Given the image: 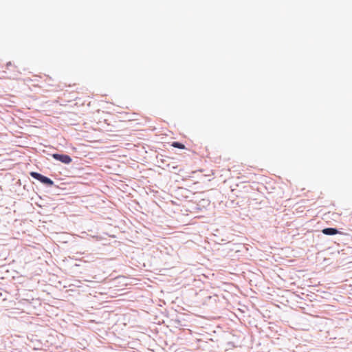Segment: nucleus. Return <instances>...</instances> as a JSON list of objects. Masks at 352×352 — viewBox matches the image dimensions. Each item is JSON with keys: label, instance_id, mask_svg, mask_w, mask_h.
<instances>
[{"label": "nucleus", "instance_id": "nucleus-1", "mask_svg": "<svg viewBox=\"0 0 352 352\" xmlns=\"http://www.w3.org/2000/svg\"><path fill=\"white\" fill-rule=\"evenodd\" d=\"M30 175L40 181L41 182L45 184H47V185H50V186H52L53 185L54 182L52 180H51L50 178L45 177V176H43L42 175H41L40 173H36V172H31L30 173Z\"/></svg>", "mask_w": 352, "mask_h": 352}, {"label": "nucleus", "instance_id": "nucleus-2", "mask_svg": "<svg viewBox=\"0 0 352 352\" xmlns=\"http://www.w3.org/2000/svg\"><path fill=\"white\" fill-rule=\"evenodd\" d=\"M52 157L54 159L58 160L65 164H69L72 161L71 157L68 155L54 153L52 154Z\"/></svg>", "mask_w": 352, "mask_h": 352}, {"label": "nucleus", "instance_id": "nucleus-3", "mask_svg": "<svg viewBox=\"0 0 352 352\" xmlns=\"http://www.w3.org/2000/svg\"><path fill=\"white\" fill-rule=\"evenodd\" d=\"M322 232L326 235H334L339 233V231L336 228H327L322 230Z\"/></svg>", "mask_w": 352, "mask_h": 352}, {"label": "nucleus", "instance_id": "nucleus-4", "mask_svg": "<svg viewBox=\"0 0 352 352\" xmlns=\"http://www.w3.org/2000/svg\"><path fill=\"white\" fill-rule=\"evenodd\" d=\"M172 146L175 147V148H180V149H185L186 147H185V145L180 143V142H174L172 143Z\"/></svg>", "mask_w": 352, "mask_h": 352}]
</instances>
